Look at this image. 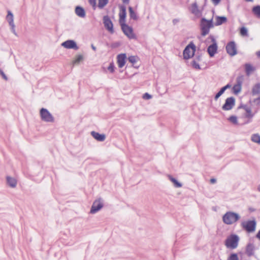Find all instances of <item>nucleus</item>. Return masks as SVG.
Wrapping results in <instances>:
<instances>
[{
    "mask_svg": "<svg viewBox=\"0 0 260 260\" xmlns=\"http://www.w3.org/2000/svg\"><path fill=\"white\" fill-rule=\"evenodd\" d=\"M75 12L76 14L81 18H84L86 16L85 10L81 6H77L75 8Z\"/></svg>",
    "mask_w": 260,
    "mask_h": 260,
    "instance_id": "a211bd4d",
    "label": "nucleus"
},
{
    "mask_svg": "<svg viewBox=\"0 0 260 260\" xmlns=\"http://www.w3.org/2000/svg\"><path fill=\"white\" fill-rule=\"evenodd\" d=\"M91 135L97 141L99 142H103L106 139V135L103 134H100L98 132L92 131Z\"/></svg>",
    "mask_w": 260,
    "mask_h": 260,
    "instance_id": "f3484780",
    "label": "nucleus"
},
{
    "mask_svg": "<svg viewBox=\"0 0 260 260\" xmlns=\"http://www.w3.org/2000/svg\"><path fill=\"white\" fill-rule=\"evenodd\" d=\"M0 74L5 80H8V78H7V76L5 75V74L4 73V72L2 70H0Z\"/></svg>",
    "mask_w": 260,
    "mask_h": 260,
    "instance_id": "c03bdc74",
    "label": "nucleus"
},
{
    "mask_svg": "<svg viewBox=\"0 0 260 260\" xmlns=\"http://www.w3.org/2000/svg\"><path fill=\"white\" fill-rule=\"evenodd\" d=\"M108 0H99L98 7L100 9H103L108 3Z\"/></svg>",
    "mask_w": 260,
    "mask_h": 260,
    "instance_id": "cd10ccee",
    "label": "nucleus"
},
{
    "mask_svg": "<svg viewBox=\"0 0 260 260\" xmlns=\"http://www.w3.org/2000/svg\"><path fill=\"white\" fill-rule=\"evenodd\" d=\"M241 107L243 108L246 111V113L245 114V117L247 118H248L249 120L245 122V123H248L251 121V119L254 115V113H252L251 112V108L246 105L242 106Z\"/></svg>",
    "mask_w": 260,
    "mask_h": 260,
    "instance_id": "4468645a",
    "label": "nucleus"
},
{
    "mask_svg": "<svg viewBox=\"0 0 260 260\" xmlns=\"http://www.w3.org/2000/svg\"><path fill=\"white\" fill-rule=\"evenodd\" d=\"M210 182L212 184H214V183H215L216 182V179H215V178H211L210 179Z\"/></svg>",
    "mask_w": 260,
    "mask_h": 260,
    "instance_id": "3c124183",
    "label": "nucleus"
},
{
    "mask_svg": "<svg viewBox=\"0 0 260 260\" xmlns=\"http://www.w3.org/2000/svg\"><path fill=\"white\" fill-rule=\"evenodd\" d=\"M91 47L94 51H96V47L93 44L91 45Z\"/></svg>",
    "mask_w": 260,
    "mask_h": 260,
    "instance_id": "5fc2aeb1",
    "label": "nucleus"
},
{
    "mask_svg": "<svg viewBox=\"0 0 260 260\" xmlns=\"http://www.w3.org/2000/svg\"><path fill=\"white\" fill-rule=\"evenodd\" d=\"M114 69H115V67H114V63L113 62H111L109 66V67H108V70L111 72V73H113L114 72Z\"/></svg>",
    "mask_w": 260,
    "mask_h": 260,
    "instance_id": "ea45409f",
    "label": "nucleus"
},
{
    "mask_svg": "<svg viewBox=\"0 0 260 260\" xmlns=\"http://www.w3.org/2000/svg\"><path fill=\"white\" fill-rule=\"evenodd\" d=\"M212 19L207 20L205 18H202L200 21V28L201 30V35L205 36L209 34L210 28L213 27Z\"/></svg>",
    "mask_w": 260,
    "mask_h": 260,
    "instance_id": "f03ea898",
    "label": "nucleus"
},
{
    "mask_svg": "<svg viewBox=\"0 0 260 260\" xmlns=\"http://www.w3.org/2000/svg\"><path fill=\"white\" fill-rule=\"evenodd\" d=\"M126 58V56L125 53H121L117 55V64L119 68H122L125 65Z\"/></svg>",
    "mask_w": 260,
    "mask_h": 260,
    "instance_id": "2eb2a0df",
    "label": "nucleus"
},
{
    "mask_svg": "<svg viewBox=\"0 0 260 260\" xmlns=\"http://www.w3.org/2000/svg\"><path fill=\"white\" fill-rule=\"evenodd\" d=\"M201 56L198 55L195 57L194 60H196L198 62H199L201 60Z\"/></svg>",
    "mask_w": 260,
    "mask_h": 260,
    "instance_id": "8fccbe9b",
    "label": "nucleus"
},
{
    "mask_svg": "<svg viewBox=\"0 0 260 260\" xmlns=\"http://www.w3.org/2000/svg\"><path fill=\"white\" fill-rule=\"evenodd\" d=\"M228 260H239L237 254L232 253L228 257Z\"/></svg>",
    "mask_w": 260,
    "mask_h": 260,
    "instance_id": "58836bf2",
    "label": "nucleus"
},
{
    "mask_svg": "<svg viewBox=\"0 0 260 260\" xmlns=\"http://www.w3.org/2000/svg\"><path fill=\"white\" fill-rule=\"evenodd\" d=\"M180 19L179 18H175L173 19L172 23L174 25L177 24L178 22H179Z\"/></svg>",
    "mask_w": 260,
    "mask_h": 260,
    "instance_id": "49530a36",
    "label": "nucleus"
},
{
    "mask_svg": "<svg viewBox=\"0 0 260 260\" xmlns=\"http://www.w3.org/2000/svg\"><path fill=\"white\" fill-rule=\"evenodd\" d=\"M89 4L92 7V8L95 10L96 7V0H88Z\"/></svg>",
    "mask_w": 260,
    "mask_h": 260,
    "instance_id": "a19ab883",
    "label": "nucleus"
},
{
    "mask_svg": "<svg viewBox=\"0 0 260 260\" xmlns=\"http://www.w3.org/2000/svg\"><path fill=\"white\" fill-rule=\"evenodd\" d=\"M256 55L260 58V51L256 52Z\"/></svg>",
    "mask_w": 260,
    "mask_h": 260,
    "instance_id": "6e6d98bb",
    "label": "nucleus"
},
{
    "mask_svg": "<svg viewBox=\"0 0 260 260\" xmlns=\"http://www.w3.org/2000/svg\"><path fill=\"white\" fill-rule=\"evenodd\" d=\"M260 93V83H258L255 84L252 89V94L253 95H256Z\"/></svg>",
    "mask_w": 260,
    "mask_h": 260,
    "instance_id": "b1692460",
    "label": "nucleus"
},
{
    "mask_svg": "<svg viewBox=\"0 0 260 260\" xmlns=\"http://www.w3.org/2000/svg\"><path fill=\"white\" fill-rule=\"evenodd\" d=\"M235 105V99L231 96L228 98L225 101V103L222 107V109L224 111H229L233 108Z\"/></svg>",
    "mask_w": 260,
    "mask_h": 260,
    "instance_id": "1a4fd4ad",
    "label": "nucleus"
},
{
    "mask_svg": "<svg viewBox=\"0 0 260 260\" xmlns=\"http://www.w3.org/2000/svg\"><path fill=\"white\" fill-rule=\"evenodd\" d=\"M250 210H251V211H254L253 210H252V209H250Z\"/></svg>",
    "mask_w": 260,
    "mask_h": 260,
    "instance_id": "052dcab7",
    "label": "nucleus"
},
{
    "mask_svg": "<svg viewBox=\"0 0 260 260\" xmlns=\"http://www.w3.org/2000/svg\"><path fill=\"white\" fill-rule=\"evenodd\" d=\"M252 12L258 18H260V6H256L252 8Z\"/></svg>",
    "mask_w": 260,
    "mask_h": 260,
    "instance_id": "c85d7f7f",
    "label": "nucleus"
},
{
    "mask_svg": "<svg viewBox=\"0 0 260 260\" xmlns=\"http://www.w3.org/2000/svg\"><path fill=\"white\" fill-rule=\"evenodd\" d=\"M152 96L148 93H145L143 95V98L145 100H149L151 99Z\"/></svg>",
    "mask_w": 260,
    "mask_h": 260,
    "instance_id": "79ce46f5",
    "label": "nucleus"
},
{
    "mask_svg": "<svg viewBox=\"0 0 260 260\" xmlns=\"http://www.w3.org/2000/svg\"><path fill=\"white\" fill-rule=\"evenodd\" d=\"M190 11L191 12L196 16H198L200 14V12L198 9L197 3H194L191 5Z\"/></svg>",
    "mask_w": 260,
    "mask_h": 260,
    "instance_id": "5701e85b",
    "label": "nucleus"
},
{
    "mask_svg": "<svg viewBox=\"0 0 260 260\" xmlns=\"http://www.w3.org/2000/svg\"><path fill=\"white\" fill-rule=\"evenodd\" d=\"M239 240V238L237 235H232L226 239L225 244L228 248L235 249L238 246Z\"/></svg>",
    "mask_w": 260,
    "mask_h": 260,
    "instance_id": "39448f33",
    "label": "nucleus"
},
{
    "mask_svg": "<svg viewBox=\"0 0 260 260\" xmlns=\"http://www.w3.org/2000/svg\"><path fill=\"white\" fill-rule=\"evenodd\" d=\"M103 23L105 28L111 34L114 32L113 25L112 21L108 16L103 17Z\"/></svg>",
    "mask_w": 260,
    "mask_h": 260,
    "instance_id": "f8f14e48",
    "label": "nucleus"
},
{
    "mask_svg": "<svg viewBox=\"0 0 260 260\" xmlns=\"http://www.w3.org/2000/svg\"><path fill=\"white\" fill-rule=\"evenodd\" d=\"M241 89H242L241 86H239L238 85H236L235 84L233 87V92L235 94H237L241 91Z\"/></svg>",
    "mask_w": 260,
    "mask_h": 260,
    "instance_id": "72a5a7b5",
    "label": "nucleus"
},
{
    "mask_svg": "<svg viewBox=\"0 0 260 260\" xmlns=\"http://www.w3.org/2000/svg\"><path fill=\"white\" fill-rule=\"evenodd\" d=\"M225 48L228 54L231 56H234L237 53L236 45L234 41L229 42Z\"/></svg>",
    "mask_w": 260,
    "mask_h": 260,
    "instance_id": "9d476101",
    "label": "nucleus"
},
{
    "mask_svg": "<svg viewBox=\"0 0 260 260\" xmlns=\"http://www.w3.org/2000/svg\"><path fill=\"white\" fill-rule=\"evenodd\" d=\"M231 85L230 84H228L225 86L222 87V89L225 91L227 89L230 88L231 87Z\"/></svg>",
    "mask_w": 260,
    "mask_h": 260,
    "instance_id": "de8ad7c7",
    "label": "nucleus"
},
{
    "mask_svg": "<svg viewBox=\"0 0 260 260\" xmlns=\"http://www.w3.org/2000/svg\"><path fill=\"white\" fill-rule=\"evenodd\" d=\"M6 19L9 22V25L14 24V16L12 13L10 11H8V14L6 16Z\"/></svg>",
    "mask_w": 260,
    "mask_h": 260,
    "instance_id": "a878e982",
    "label": "nucleus"
},
{
    "mask_svg": "<svg viewBox=\"0 0 260 260\" xmlns=\"http://www.w3.org/2000/svg\"><path fill=\"white\" fill-rule=\"evenodd\" d=\"M254 246L252 243H248L246 247V253L248 256H251L254 253Z\"/></svg>",
    "mask_w": 260,
    "mask_h": 260,
    "instance_id": "6ab92c4d",
    "label": "nucleus"
},
{
    "mask_svg": "<svg viewBox=\"0 0 260 260\" xmlns=\"http://www.w3.org/2000/svg\"><path fill=\"white\" fill-rule=\"evenodd\" d=\"M216 21L215 22V26H219L225 23L227 21V18L225 16H218L215 17Z\"/></svg>",
    "mask_w": 260,
    "mask_h": 260,
    "instance_id": "aec40b11",
    "label": "nucleus"
},
{
    "mask_svg": "<svg viewBox=\"0 0 260 260\" xmlns=\"http://www.w3.org/2000/svg\"><path fill=\"white\" fill-rule=\"evenodd\" d=\"M224 92V91L221 88L220 90L216 94L214 100L217 101L218 99Z\"/></svg>",
    "mask_w": 260,
    "mask_h": 260,
    "instance_id": "4c0bfd02",
    "label": "nucleus"
},
{
    "mask_svg": "<svg viewBox=\"0 0 260 260\" xmlns=\"http://www.w3.org/2000/svg\"><path fill=\"white\" fill-rule=\"evenodd\" d=\"M128 60L131 63L134 64L137 61L138 57L136 56H130L128 57Z\"/></svg>",
    "mask_w": 260,
    "mask_h": 260,
    "instance_id": "e433bc0d",
    "label": "nucleus"
},
{
    "mask_svg": "<svg viewBox=\"0 0 260 260\" xmlns=\"http://www.w3.org/2000/svg\"><path fill=\"white\" fill-rule=\"evenodd\" d=\"M211 1L215 6L217 5L220 1V0H211Z\"/></svg>",
    "mask_w": 260,
    "mask_h": 260,
    "instance_id": "09e8293b",
    "label": "nucleus"
},
{
    "mask_svg": "<svg viewBox=\"0 0 260 260\" xmlns=\"http://www.w3.org/2000/svg\"><path fill=\"white\" fill-rule=\"evenodd\" d=\"M243 80L244 77L243 76H240L237 77L236 78V83L235 84V85L242 87Z\"/></svg>",
    "mask_w": 260,
    "mask_h": 260,
    "instance_id": "7c9ffc66",
    "label": "nucleus"
},
{
    "mask_svg": "<svg viewBox=\"0 0 260 260\" xmlns=\"http://www.w3.org/2000/svg\"><path fill=\"white\" fill-rule=\"evenodd\" d=\"M240 218V216L239 214L232 211H228L223 215L222 221L226 224L231 225L239 220Z\"/></svg>",
    "mask_w": 260,
    "mask_h": 260,
    "instance_id": "f257e3e1",
    "label": "nucleus"
},
{
    "mask_svg": "<svg viewBox=\"0 0 260 260\" xmlns=\"http://www.w3.org/2000/svg\"><path fill=\"white\" fill-rule=\"evenodd\" d=\"M120 24L122 30L125 36L130 39L136 38V36L133 32V29L132 27L128 26L125 23H121Z\"/></svg>",
    "mask_w": 260,
    "mask_h": 260,
    "instance_id": "0eeeda50",
    "label": "nucleus"
},
{
    "mask_svg": "<svg viewBox=\"0 0 260 260\" xmlns=\"http://www.w3.org/2000/svg\"><path fill=\"white\" fill-rule=\"evenodd\" d=\"M168 177L170 181L174 183L175 187L177 188L182 187V184L179 182L175 178H173L172 176L169 175Z\"/></svg>",
    "mask_w": 260,
    "mask_h": 260,
    "instance_id": "bb28decb",
    "label": "nucleus"
},
{
    "mask_svg": "<svg viewBox=\"0 0 260 260\" xmlns=\"http://www.w3.org/2000/svg\"><path fill=\"white\" fill-rule=\"evenodd\" d=\"M121 1L123 2V3L125 4H127L129 2V0H121Z\"/></svg>",
    "mask_w": 260,
    "mask_h": 260,
    "instance_id": "603ef678",
    "label": "nucleus"
},
{
    "mask_svg": "<svg viewBox=\"0 0 260 260\" xmlns=\"http://www.w3.org/2000/svg\"><path fill=\"white\" fill-rule=\"evenodd\" d=\"M256 237L260 240V230L258 232L256 235Z\"/></svg>",
    "mask_w": 260,
    "mask_h": 260,
    "instance_id": "864d4df0",
    "label": "nucleus"
},
{
    "mask_svg": "<svg viewBox=\"0 0 260 260\" xmlns=\"http://www.w3.org/2000/svg\"><path fill=\"white\" fill-rule=\"evenodd\" d=\"M103 207V204L102 200L99 199L95 200L93 203L91 207L90 213L91 214H95L99 210H100Z\"/></svg>",
    "mask_w": 260,
    "mask_h": 260,
    "instance_id": "9b49d317",
    "label": "nucleus"
},
{
    "mask_svg": "<svg viewBox=\"0 0 260 260\" xmlns=\"http://www.w3.org/2000/svg\"><path fill=\"white\" fill-rule=\"evenodd\" d=\"M40 114L41 119L47 122H53L54 121V118L49 111L44 108L41 109Z\"/></svg>",
    "mask_w": 260,
    "mask_h": 260,
    "instance_id": "423d86ee",
    "label": "nucleus"
},
{
    "mask_svg": "<svg viewBox=\"0 0 260 260\" xmlns=\"http://www.w3.org/2000/svg\"><path fill=\"white\" fill-rule=\"evenodd\" d=\"M246 2H252L253 1V0H245Z\"/></svg>",
    "mask_w": 260,
    "mask_h": 260,
    "instance_id": "13d9d810",
    "label": "nucleus"
},
{
    "mask_svg": "<svg viewBox=\"0 0 260 260\" xmlns=\"http://www.w3.org/2000/svg\"><path fill=\"white\" fill-rule=\"evenodd\" d=\"M228 120L229 121H230L231 123H232L234 124L237 125L238 124V119L237 116L235 115L231 116L229 118Z\"/></svg>",
    "mask_w": 260,
    "mask_h": 260,
    "instance_id": "2f4dec72",
    "label": "nucleus"
},
{
    "mask_svg": "<svg viewBox=\"0 0 260 260\" xmlns=\"http://www.w3.org/2000/svg\"><path fill=\"white\" fill-rule=\"evenodd\" d=\"M244 67L247 76H249L255 70V68L250 63H245Z\"/></svg>",
    "mask_w": 260,
    "mask_h": 260,
    "instance_id": "4be33fe9",
    "label": "nucleus"
},
{
    "mask_svg": "<svg viewBox=\"0 0 260 260\" xmlns=\"http://www.w3.org/2000/svg\"><path fill=\"white\" fill-rule=\"evenodd\" d=\"M209 38L211 39L212 44L208 46L207 52L210 57H213L217 52L218 48L217 44L215 39L213 36H210Z\"/></svg>",
    "mask_w": 260,
    "mask_h": 260,
    "instance_id": "6e6552de",
    "label": "nucleus"
},
{
    "mask_svg": "<svg viewBox=\"0 0 260 260\" xmlns=\"http://www.w3.org/2000/svg\"><path fill=\"white\" fill-rule=\"evenodd\" d=\"M83 59V56L82 55H78L76 56L75 59L73 61L74 64L79 63Z\"/></svg>",
    "mask_w": 260,
    "mask_h": 260,
    "instance_id": "f704fd0d",
    "label": "nucleus"
},
{
    "mask_svg": "<svg viewBox=\"0 0 260 260\" xmlns=\"http://www.w3.org/2000/svg\"><path fill=\"white\" fill-rule=\"evenodd\" d=\"M196 47L193 42H191L186 46L183 51V58L188 59L191 58L194 54Z\"/></svg>",
    "mask_w": 260,
    "mask_h": 260,
    "instance_id": "20e7f679",
    "label": "nucleus"
},
{
    "mask_svg": "<svg viewBox=\"0 0 260 260\" xmlns=\"http://www.w3.org/2000/svg\"><path fill=\"white\" fill-rule=\"evenodd\" d=\"M7 184L11 187L14 188L17 185V180L13 177L7 176Z\"/></svg>",
    "mask_w": 260,
    "mask_h": 260,
    "instance_id": "412c9836",
    "label": "nucleus"
},
{
    "mask_svg": "<svg viewBox=\"0 0 260 260\" xmlns=\"http://www.w3.org/2000/svg\"><path fill=\"white\" fill-rule=\"evenodd\" d=\"M250 210H251V211H254L253 210H252V209H250Z\"/></svg>",
    "mask_w": 260,
    "mask_h": 260,
    "instance_id": "bf43d9fd",
    "label": "nucleus"
},
{
    "mask_svg": "<svg viewBox=\"0 0 260 260\" xmlns=\"http://www.w3.org/2000/svg\"><path fill=\"white\" fill-rule=\"evenodd\" d=\"M240 33L242 36H248V30L245 27H242L240 28Z\"/></svg>",
    "mask_w": 260,
    "mask_h": 260,
    "instance_id": "473e14b6",
    "label": "nucleus"
},
{
    "mask_svg": "<svg viewBox=\"0 0 260 260\" xmlns=\"http://www.w3.org/2000/svg\"><path fill=\"white\" fill-rule=\"evenodd\" d=\"M10 26H11V31H12V32L15 35V36H17V33L15 31V24H11L10 25Z\"/></svg>",
    "mask_w": 260,
    "mask_h": 260,
    "instance_id": "37998d69",
    "label": "nucleus"
},
{
    "mask_svg": "<svg viewBox=\"0 0 260 260\" xmlns=\"http://www.w3.org/2000/svg\"><path fill=\"white\" fill-rule=\"evenodd\" d=\"M191 64L192 67L196 69L200 70L201 69L199 62L196 60H193L191 62Z\"/></svg>",
    "mask_w": 260,
    "mask_h": 260,
    "instance_id": "c9c22d12",
    "label": "nucleus"
},
{
    "mask_svg": "<svg viewBox=\"0 0 260 260\" xmlns=\"http://www.w3.org/2000/svg\"><path fill=\"white\" fill-rule=\"evenodd\" d=\"M251 141L253 142L260 144V136L257 134H253L251 136Z\"/></svg>",
    "mask_w": 260,
    "mask_h": 260,
    "instance_id": "c756f323",
    "label": "nucleus"
},
{
    "mask_svg": "<svg viewBox=\"0 0 260 260\" xmlns=\"http://www.w3.org/2000/svg\"><path fill=\"white\" fill-rule=\"evenodd\" d=\"M256 226V222L255 219L243 221L241 223L242 228L249 233L254 232Z\"/></svg>",
    "mask_w": 260,
    "mask_h": 260,
    "instance_id": "7ed1b4c3",
    "label": "nucleus"
},
{
    "mask_svg": "<svg viewBox=\"0 0 260 260\" xmlns=\"http://www.w3.org/2000/svg\"><path fill=\"white\" fill-rule=\"evenodd\" d=\"M2 69L0 68V70H1Z\"/></svg>",
    "mask_w": 260,
    "mask_h": 260,
    "instance_id": "680f3d73",
    "label": "nucleus"
},
{
    "mask_svg": "<svg viewBox=\"0 0 260 260\" xmlns=\"http://www.w3.org/2000/svg\"><path fill=\"white\" fill-rule=\"evenodd\" d=\"M257 190L260 192V184L257 186Z\"/></svg>",
    "mask_w": 260,
    "mask_h": 260,
    "instance_id": "4d7b16f0",
    "label": "nucleus"
},
{
    "mask_svg": "<svg viewBox=\"0 0 260 260\" xmlns=\"http://www.w3.org/2000/svg\"><path fill=\"white\" fill-rule=\"evenodd\" d=\"M128 10L131 19L137 20L138 19V17L136 13L134 11L133 8L132 7H129Z\"/></svg>",
    "mask_w": 260,
    "mask_h": 260,
    "instance_id": "393cba45",
    "label": "nucleus"
},
{
    "mask_svg": "<svg viewBox=\"0 0 260 260\" xmlns=\"http://www.w3.org/2000/svg\"><path fill=\"white\" fill-rule=\"evenodd\" d=\"M61 46L65 48L73 49L75 50H78L79 48L76 42L72 40H68L63 42L61 44Z\"/></svg>",
    "mask_w": 260,
    "mask_h": 260,
    "instance_id": "ddd939ff",
    "label": "nucleus"
},
{
    "mask_svg": "<svg viewBox=\"0 0 260 260\" xmlns=\"http://www.w3.org/2000/svg\"><path fill=\"white\" fill-rule=\"evenodd\" d=\"M253 102L256 103L257 105H259L260 104V96L258 98L255 99L253 100Z\"/></svg>",
    "mask_w": 260,
    "mask_h": 260,
    "instance_id": "a18cd8bd",
    "label": "nucleus"
},
{
    "mask_svg": "<svg viewBox=\"0 0 260 260\" xmlns=\"http://www.w3.org/2000/svg\"><path fill=\"white\" fill-rule=\"evenodd\" d=\"M119 21H120V24L122 23V21L124 22L125 17L126 16V7L123 5H121L120 6V12L119 14Z\"/></svg>",
    "mask_w": 260,
    "mask_h": 260,
    "instance_id": "dca6fc26",
    "label": "nucleus"
}]
</instances>
